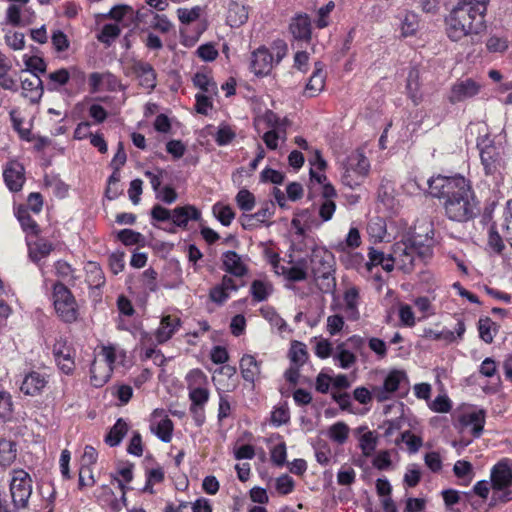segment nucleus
Returning a JSON list of instances; mask_svg holds the SVG:
<instances>
[{"label":"nucleus","mask_w":512,"mask_h":512,"mask_svg":"<svg viewBox=\"0 0 512 512\" xmlns=\"http://www.w3.org/2000/svg\"><path fill=\"white\" fill-rule=\"evenodd\" d=\"M429 194L441 200L446 217L454 222L464 223L479 213V202L470 180L462 175L431 177L428 181Z\"/></svg>","instance_id":"nucleus-1"},{"label":"nucleus","mask_w":512,"mask_h":512,"mask_svg":"<svg viewBox=\"0 0 512 512\" xmlns=\"http://www.w3.org/2000/svg\"><path fill=\"white\" fill-rule=\"evenodd\" d=\"M477 148L485 176L489 177L495 186H500L504 181L508 162L505 147L484 136L478 139Z\"/></svg>","instance_id":"nucleus-2"},{"label":"nucleus","mask_w":512,"mask_h":512,"mask_svg":"<svg viewBox=\"0 0 512 512\" xmlns=\"http://www.w3.org/2000/svg\"><path fill=\"white\" fill-rule=\"evenodd\" d=\"M432 237L426 233L425 243L417 237L412 236L408 239L397 242L393 246L396 266L405 273L413 270L417 261L425 262L432 257Z\"/></svg>","instance_id":"nucleus-3"},{"label":"nucleus","mask_w":512,"mask_h":512,"mask_svg":"<svg viewBox=\"0 0 512 512\" xmlns=\"http://www.w3.org/2000/svg\"><path fill=\"white\" fill-rule=\"evenodd\" d=\"M310 265L319 290L325 294H333L336 289L334 255L325 247L315 246L311 251Z\"/></svg>","instance_id":"nucleus-4"},{"label":"nucleus","mask_w":512,"mask_h":512,"mask_svg":"<svg viewBox=\"0 0 512 512\" xmlns=\"http://www.w3.org/2000/svg\"><path fill=\"white\" fill-rule=\"evenodd\" d=\"M447 35L452 41H459L470 34H477L484 28V19L456 5L446 19Z\"/></svg>","instance_id":"nucleus-5"},{"label":"nucleus","mask_w":512,"mask_h":512,"mask_svg":"<svg viewBox=\"0 0 512 512\" xmlns=\"http://www.w3.org/2000/svg\"><path fill=\"white\" fill-rule=\"evenodd\" d=\"M287 54V45L275 44L271 49L260 46L251 53L250 71L257 77L268 75L274 65L279 64Z\"/></svg>","instance_id":"nucleus-6"},{"label":"nucleus","mask_w":512,"mask_h":512,"mask_svg":"<svg viewBox=\"0 0 512 512\" xmlns=\"http://www.w3.org/2000/svg\"><path fill=\"white\" fill-rule=\"evenodd\" d=\"M492 496L490 506L512 500V470L501 461L493 466L490 473Z\"/></svg>","instance_id":"nucleus-7"},{"label":"nucleus","mask_w":512,"mask_h":512,"mask_svg":"<svg viewBox=\"0 0 512 512\" xmlns=\"http://www.w3.org/2000/svg\"><path fill=\"white\" fill-rule=\"evenodd\" d=\"M33 492V480L24 469H13L9 473V493L12 506L26 509Z\"/></svg>","instance_id":"nucleus-8"},{"label":"nucleus","mask_w":512,"mask_h":512,"mask_svg":"<svg viewBox=\"0 0 512 512\" xmlns=\"http://www.w3.org/2000/svg\"><path fill=\"white\" fill-rule=\"evenodd\" d=\"M336 211V203L332 199H320L318 204V215L320 220L313 218L309 209L297 213L292 220V225L303 232L304 229H317L323 223L330 221Z\"/></svg>","instance_id":"nucleus-9"},{"label":"nucleus","mask_w":512,"mask_h":512,"mask_svg":"<svg viewBox=\"0 0 512 512\" xmlns=\"http://www.w3.org/2000/svg\"><path fill=\"white\" fill-rule=\"evenodd\" d=\"M53 303L58 316L66 323H73L78 318L75 297L61 282L53 284Z\"/></svg>","instance_id":"nucleus-10"},{"label":"nucleus","mask_w":512,"mask_h":512,"mask_svg":"<svg viewBox=\"0 0 512 512\" xmlns=\"http://www.w3.org/2000/svg\"><path fill=\"white\" fill-rule=\"evenodd\" d=\"M99 356L103 358V363L96 359L90 367L91 383L95 387L103 386L110 379L117 359V349L112 345L103 346Z\"/></svg>","instance_id":"nucleus-11"},{"label":"nucleus","mask_w":512,"mask_h":512,"mask_svg":"<svg viewBox=\"0 0 512 512\" xmlns=\"http://www.w3.org/2000/svg\"><path fill=\"white\" fill-rule=\"evenodd\" d=\"M206 379L207 378L205 374L199 369L191 370L187 374L189 399L191 401V405L205 406L208 402L210 392L206 387L203 386V384L206 383Z\"/></svg>","instance_id":"nucleus-12"},{"label":"nucleus","mask_w":512,"mask_h":512,"mask_svg":"<svg viewBox=\"0 0 512 512\" xmlns=\"http://www.w3.org/2000/svg\"><path fill=\"white\" fill-rule=\"evenodd\" d=\"M363 343V339L359 336H352L344 342L336 345L332 358L337 367L342 369H350L356 363V356L350 350L349 345L359 346Z\"/></svg>","instance_id":"nucleus-13"},{"label":"nucleus","mask_w":512,"mask_h":512,"mask_svg":"<svg viewBox=\"0 0 512 512\" xmlns=\"http://www.w3.org/2000/svg\"><path fill=\"white\" fill-rule=\"evenodd\" d=\"M481 90V84L472 78L457 80L451 87L448 100L452 104L475 97Z\"/></svg>","instance_id":"nucleus-14"},{"label":"nucleus","mask_w":512,"mask_h":512,"mask_svg":"<svg viewBox=\"0 0 512 512\" xmlns=\"http://www.w3.org/2000/svg\"><path fill=\"white\" fill-rule=\"evenodd\" d=\"M407 380L406 373L401 370H392L384 379L383 385L373 388V396L378 402H383L391 398L401 383Z\"/></svg>","instance_id":"nucleus-15"},{"label":"nucleus","mask_w":512,"mask_h":512,"mask_svg":"<svg viewBox=\"0 0 512 512\" xmlns=\"http://www.w3.org/2000/svg\"><path fill=\"white\" fill-rule=\"evenodd\" d=\"M173 422L163 409H155L150 417V430L164 443L172 439Z\"/></svg>","instance_id":"nucleus-16"},{"label":"nucleus","mask_w":512,"mask_h":512,"mask_svg":"<svg viewBox=\"0 0 512 512\" xmlns=\"http://www.w3.org/2000/svg\"><path fill=\"white\" fill-rule=\"evenodd\" d=\"M3 179L11 192H19L25 183V169L18 161H9L3 168Z\"/></svg>","instance_id":"nucleus-17"},{"label":"nucleus","mask_w":512,"mask_h":512,"mask_svg":"<svg viewBox=\"0 0 512 512\" xmlns=\"http://www.w3.org/2000/svg\"><path fill=\"white\" fill-rule=\"evenodd\" d=\"M49 382V375L44 371L32 370L25 374L20 390L25 395H40Z\"/></svg>","instance_id":"nucleus-18"},{"label":"nucleus","mask_w":512,"mask_h":512,"mask_svg":"<svg viewBox=\"0 0 512 512\" xmlns=\"http://www.w3.org/2000/svg\"><path fill=\"white\" fill-rule=\"evenodd\" d=\"M133 479V465L126 464L117 470V476L113 477V480L117 483L121 490L120 499H115L111 502V510L114 512L120 511L123 507H126V492L129 487L126 483H130Z\"/></svg>","instance_id":"nucleus-19"},{"label":"nucleus","mask_w":512,"mask_h":512,"mask_svg":"<svg viewBox=\"0 0 512 512\" xmlns=\"http://www.w3.org/2000/svg\"><path fill=\"white\" fill-rule=\"evenodd\" d=\"M53 356L58 368L66 375L75 369L74 351L64 341H57L53 346Z\"/></svg>","instance_id":"nucleus-20"},{"label":"nucleus","mask_w":512,"mask_h":512,"mask_svg":"<svg viewBox=\"0 0 512 512\" xmlns=\"http://www.w3.org/2000/svg\"><path fill=\"white\" fill-rule=\"evenodd\" d=\"M223 270L234 277L242 278L247 275L248 267L241 255L229 250L221 257Z\"/></svg>","instance_id":"nucleus-21"},{"label":"nucleus","mask_w":512,"mask_h":512,"mask_svg":"<svg viewBox=\"0 0 512 512\" xmlns=\"http://www.w3.org/2000/svg\"><path fill=\"white\" fill-rule=\"evenodd\" d=\"M485 411L483 409H474L464 412L459 417V422L463 428L471 427V433L474 438H479L485 425Z\"/></svg>","instance_id":"nucleus-22"},{"label":"nucleus","mask_w":512,"mask_h":512,"mask_svg":"<svg viewBox=\"0 0 512 512\" xmlns=\"http://www.w3.org/2000/svg\"><path fill=\"white\" fill-rule=\"evenodd\" d=\"M131 69L143 88L152 90L156 87V72L150 63L134 61Z\"/></svg>","instance_id":"nucleus-23"},{"label":"nucleus","mask_w":512,"mask_h":512,"mask_svg":"<svg viewBox=\"0 0 512 512\" xmlns=\"http://www.w3.org/2000/svg\"><path fill=\"white\" fill-rule=\"evenodd\" d=\"M28 256L32 262L43 271L41 261L46 259L53 250V244L47 239L38 238L35 241H27Z\"/></svg>","instance_id":"nucleus-24"},{"label":"nucleus","mask_w":512,"mask_h":512,"mask_svg":"<svg viewBox=\"0 0 512 512\" xmlns=\"http://www.w3.org/2000/svg\"><path fill=\"white\" fill-rule=\"evenodd\" d=\"M276 274L283 276L290 282L304 281L308 276L306 261L300 259L291 266H276Z\"/></svg>","instance_id":"nucleus-25"},{"label":"nucleus","mask_w":512,"mask_h":512,"mask_svg":"<svg viewBox=\"0 0 512 512\" xmlns=\"http://www.w3.org/2000/svg\"><path fill=\"white\" fill-rule=\"evenodd\" d=\"M289 29L297 40L309 41L311 39V19L305 14L295 15L290 22Z\"/></svg>","instance_id":"nucleus-26"},{"label":"nucleus","mask_w":512,"mask_h":512,"mask_svg":"<svg viewBox=\"0 0 512 512\" xmlns=\"http://www.w3.org/2000/svg\"><path fill=\"white\" fill-rule=\"evenodd\" d=\"M201 217L200 211L191 205L176 207L172 210L171 221L177 227L185 228L190 220L197 221Z\"/></svg>","instance_id":"nucleus-27"},{"label":"nucleus","mask_w":512,"mask_h":512,"mask_svg":"<svg viewBox=\"0 0 512 512\" xmlns=\"http://www.w3.org/2000/svg\"><path fill=\"white\" fill-rule=\"evenodd\" d=\"M22 96L32 103L40 101L43 95V82L40 77L33 76L31 79L21 80Z\"/></svg>","instance_id":"nucleus-28"},{"label":"nucleus","mask_w":512,"mask_h":512,"mask_svg":"<svg viewBox=\"0 0 512 512\" xmlns=\"http://www.w3.org/2000/svg\"><path fill=\"white\" fill-rule=\"evenodd\" d=\"M180 326V319L176 316H164L160 322V326L155 332V338L158 343L168 341Z\"/></svg>","instance_id":"nucleus-29"},{"label":"nucleus","mask_w":512,"mask_h":512,"mask_svg":"<svg viewBox=\"0 0 512 512\" xmlns=\"http://www.w3.org/2000/svg\"><path fill=\"white\" fill-rule=\"evenodd\" d=\"M324 65L316 62L314 71L306 84L305 92L309 97L317 96L325 86Z\"/></svg>","instance_id":"nucleus-30"},{"label":"nucleus","mask_w":512,"mask_h":512,"mask_svg":"<svg viewBox=\"0 0 512 512\" xmlns=\"http://www.w3.org/2000/svg\"><path fill=\"white\" fill-rule=\"evenodd\" d=\"M240 370L244 380L253 383L260 374V363L253 355L245 354L240 360Z\"/></svg>","instance_id":"nucleus-31"},{"label":"nucleus","mask_w":512,"mask_h":512,"mask_svg":"<svg viewBox=\"0 0 512 512\" xmlns=\"http://www.w3.org/2000/svg\"><path fill=\"white\" fill-rule=\"evenodd\" d=\"M128 430V423L123 418H119L106 434L105 443L110 447L118 446L126 436Z\"/></svg>","instance_id":"nucleus-32"},{"label":"nucleus","mask_w":512,"mask_h":512,"mask_svg":"<svg viewBox=\"0 0 512 512\" xmlns=\"http://www.w3.org/2000/svg\"><path fill=\"white\" fill-rule=\"evenodd\" d=\"M359 293L360 291L356 286H351L346 289L343 296L345 310L353 319H357L359 317Z\"/></svg>","instance_id":"nucleus-33"},{"label":"nucleus","mask_w":512,"mask_h":512,"mask_svg":"<svg viewBox=\"0 0 512 512\" xmlns=\"http://www.w3.org/2000/svg\"><path fill=\"white\" fill-rule=\"evenodd\" d=\"M406 90L409 98L415 105L419 104L422 95L420 93L419 70L411 68L407 75Z\"/></svg>","instance_id":"nucleus-34"},{"label":"nucleus","mask_w":512,"mask_h":512,"mask_svg":"<svg viewBox=\"0 0 512 512\" xmlns=\"http://www.w3.org/2000/svg\"><path fill=\"white\" fill-rule=\"evenodd\" d=\"M47 90L50 92L59 91L60 88L69 82L70 74L65 68L51 72L47 76Z\"/></svg>","instance_id":"nucleus-35"},{"label":"nucleus","mask_w":512,"mask_h":512,"mask_svg":"<svg viewBox=\"0 0 512 512\" xmlns=\"http://www.w3.org/2000/svg\"><path fill=\"white\" fill-rule=\"evenodd\" d=\"M349 431L350 429L346 423L338 421L328 428L327 436L331 441L342 445L347 441Z\"/></svg>","instance_id":"nucleus-36"},{"label":"nucleus","mask_w":512,"mask_h":512,"mask_svg":"<svg viewBox=\"0 0 512 512\" xmlns=\"http://www.w3.org/2000/svg\"><path fill=\"white\" fill-rule=\"evenodd\" d=\"M349 169L357 175V178H363L369 170L368 159L362 153H355L348 158Z\"/></svg>","instance_id":"nucleus-37"},{"label":"nucleus","mask_w":512,"mask_h":512,"mask_svg":"<svg viewBox=\"0 0 512 512\" xmlns=\"http://www.w3.org/2000/svg\"><path fill=\"white\" fill-rule=\"evenodd\" d=\"M273 215V211L271 207L266 204L265 207L260 208L254 214L243 215L242 216V226L246 229L252 227L255 222L264 223L266 220L270 219Z\"/></svg>","instance_id":"nucleus-38"},{"label":"nucleus","mask_w":512,"mask_h":512,"mask_svg":"<svg viewBox=\"0 0 512 512\" xmlns=\"http://www.w3.org/2000/svg\"><path fill=\"white\" fill-rule=\"evenodd\" d=\"M16 217L24 232L31 235H37L40 232L39 226L35 220L32 219L26 208H18Z\"/></svg>","instance_id":"nucleus-39"},{"label":"nucleus","mask_w":512,"mask_h":512,"mask_svg":"<svg viewBox=\"0 0 512 512\" xmlns=\"http://www.w3.org/2000/svg\"><path fill=\"white\" fill-rule=\"evenodd\" d=\"M23 62L25 64V71L32 74V76L40 77V74L46 72L47 64L43 58L39 56H29L25 54L23 56Z\"/></svg>","instance_id":"nucleus-40"},{"label":"nucleus","mask_w":512,"mask_h":512,"mask_svg":"<svg viewBox=\"0 0 512 512\" xmlns=\"http://www.w3.org/2000/svg\"><path fill=\"white\" fill-rule=\"evenodd\" d=\"M478 331L481 340L487 344H490L493 342L494 336L497 332V327L491 318H480L478 321Z\"/></svg>","instance_id":"nucleus-41"},{"label":"nucleus","mask_w":512,"mask_h":512,"mask_svg":"<svg viewBox=\"0 0 512 512\" xmlns=\"http://www.w3.org/2000/svg\"><path fill=\"white\" fill-rule=\"evenodd\" d=\"M248 19V10L238 3H231L228 11V21L231 26H239Z\"/></svg>","instance_id":"nucleus-42"},{"label":"nucleus","mask_w":512,"mask_h":512,"mask_svg":"<svg viewBox=\"0 0 512 512\" xmlns=\"http://www.w3.org/2000/svg\"><path fill=\"white\" fill-rule=\"evenodd\" d=\"M419 28V17L413 12H407L401 18V35L403 37L413 36Z\"/></svg>","instance_id":"nucleus-43"},{"label":"nucleus","mask_w":512,"mask_h":512,"mask_svg":"<svg viewBox=\"0 0 512 512\" xmlns=\"http://www.w3.org/2000/svg\"><path fill=\"white\" fill-rule=\"evenodd\" d=\"M272 292V285L263 280H254L250 287V293L257 302L266 300Z\"/></svg>","instance_id":"nucleus-44"},{"label":"nucleus","mask_w":512,"mask_h":512,"mask_svg":"<svg viewBox=\"0 0 512 512\" xmlns=\"http://www.w3.org/2000/svg\"><path fill=\"white\" fill-rule=\"evenodd\" d=\"M377 443L378 438L374 431H367L359 438V448L365 457H370L375 452Z\"/></svg>","instance_id":"nucleus-45"},{"label":"nucleus","mask_w":512,"mask_h":512,"mask_svg":"<svg viewBox=\"0 0 512 512\" xmlns=\"http://www.w3.org/2000/svg\"><path fill=\"white\" fill-rule=\"evenodd\" d=\"M423 337L429 340H442L446 344H450L456 341V336L452 330L442 329L441 331H436L431 328H425L423 330Z\"/></svg>","instance_id":"nucleus-46"},{"label":"nucleus","mask_w":512,"mask_h":512,"mask_svg":"<svg viewBox=\"0 0 512 512\" xmlns=\"http://www.w3.org/2000/svg\"><path fill=\"white\" fill-rule=\"evenodd\" d=\"M120 32L121 30L117 23H108L102 27L97 39L101 43L109 46L120 35Z\"/></svg>","instance_id":"nucleus-47"},{"label":"nucleus","mask_w":512,"mask_h":512,"mask_svg":"<svg viewBox=\"0 0 512 512\" xmlns=\"http://www.w3.org/2000/svg\"><path fill=\"white\" fill-rule=\"evenodd\" d=\"M361 244V236L358 228L351 227L348 234L343 241H340L336 248L338 251H346L347 249H354Z\"/></svg>","instance_id":"nucleus-48"},{"label":"nucleus","mask_w":512,"mask_h":512,"mask_svg":"<svg viewBox=\"0 0 512 512\" xmlns=\"http://www.w3.org/2000/svg\"><path fill=\"white\" fill-rule=\"evenodd\" d=\"M213 214L223 226H229L235 217L233 209L222 203L213 205Z\"/></svg>","instance_id":"nucleus-49"},{"label":"nucleus","mask_w":512,"mask_h":512,"mask_svg":"<svg viewBox=\"0 0 512 512\" xmlns=\"http://www.w3.org/2000/svg\"><path fill=\"white\" fill-rule=\"evenodd\" d=\"M193 83L197 88L202 90L204 93L216 94L217 92L216 83L211 79L210 76H208L205 73H196L193 77Z\"/></svg>","instance_id":"nucleus-50"},{"label":"nucleus","mask_w":512,"mask_h":512,"mask_svg":"<svg viewBox=\"0 0 512 512\" xmlns=\"http://www.w3.org/2000/svg\"><path fill=\"white\" fill-rule=\"evenodd\" d=\"M16 458L15 444L9 440L0 441V465L8 466Z\"/></svg>","instance_id":"nucleus-51"},{"label":"nucleus","mask_w":512,"mask_h":512,"mask_svg":"<svg viewBox=\"0 0 512 512\" xmlns=\"http://www.w3.org/2000/svg\"><path fill=\"white\" fill-rule=\"evenodd\" d=\"M404 442L407 445L410 453H416L422 446V439L419 436L412 434L409 430L402 432L399 437L395 439V444L399 445Z\"/></svg>","instance_id":"nucleus-52"},{"label":"nucleus","mask_w":512,"mask_h":512,"mask_svg":"<svg viewBox=\"0 0 512 512\" xmlns=\"http://www.w3.org/2000/svg\"><path fill=\"white\" fill-rule=\"evenodd\" d=\"M398 317L400 325L403 327L412 328L416 324V316L413 308L407 303H400L398 305Z\"/></svg>","instance_id":"nucleus-53"},{"label":"nucleus","mask_w":512,"mask_h":512,"mask_svg":"<svg viewBox=\"0 0 512 512\" xmlns=\"http://www.w3.org/2000/svg\"><path fill=\"white\" fill-rule=\"evenodd\" d=\"M291 362L297 366H302L307 360L306 346L301 342H293L289 351Z\"/></svg>","instance_id":"nucleus-54"},{"label":"nucleus","mask_w":512,"mask_h":512,"mask_svg":"<svg viewBox=\"0 0 512 512\" xmlns=\"http://www.w3.org/2000/svg\"><path fill=\"white\" fill-rule=\"evenodd\" d=\"M235 137V131L229 125L222 123L219 125L218 130L214 135V140L217 145L226 146L230 144Z\"/></svg>","instance_id":"nucleus-55"},{"label":"nucleus","mask_w":512,"mask_h":512,"mask_svg":"<svg viewBox=\"0 0 512 512\" xmlns=\"http://www.w3.org/2000/svg\"><path fill=\"white\" fill-rule=\"evenodd\" d=\"M274 487L279 495H288L293 492L295 481L288 474H282L275 479Z\"/></svg>","instance_id":"nucleus-56"},{"label":"nucleus","mask_w":512,"mask_h":512,"mask_svg":"<svg viewBox=\"0 0 512 512\" xmlns=\"http://www.w3.org/2000/svg\"><path fill=\"white\" fill-rule=\"evenodd\" d=\"M488 2L489 0H459L457 4L484 19Z\"/></svg>","instance_id":"nucleus-57"},{"label":"nucleus","mask_w":512,"mask_h":512,"mask_svg":"<svg viewBox=\"0 0 512 512\" xmlns=\"http://www.w3.org/2000/svg\"><path fill=\"white\" fill-rule=\"evenodd\" d=\"M314 342V352L317 357L326 359L333 355L335 348L328 339L315 337Z\"/></svg>","instance_id":"nucleus-58"},{"label":"nucleus","mask_w":512,"mask_h":512,"mask_svg":"<svg viewBox=\"0 0 512 512\" xmlns=\"http://www.w3.org/2000/svg\"><path fill=\"white\" fill-rule=\"evenodd\" d=\"M5 43L14 51L23 50L25 47V36L22 32L8 31L4 36Z\"/></svg>","instance_id":"nucleus-59"},{"label":"nucleus","mask_w":512,"mask_h":512,"mask_svg":"<svg viewBox=\"0 0 512 512\" xmlns=\"http://www.w3.org/2000/svg\"><path fill=\"white\" fill-rule=\"evenodd\" d=\"M453 472L457 478L462 479L466 484L472 480V465L470 462L465 460H458L454 464Z\"/></svg>","instance_id":"nucleus-60"},{"label":"nucleus","mask_w":512,"mask_h":512,"mask_svg":"<svg viewBox=\"0 0 512 512\" xmlns=\"http://www.w3.org/2000/svg\"><path fill=\"white\" fill-rule=\"evenodd\" d=\"M290 420V412L287 405H280L275 407L271 412V424L275 427H279L283 424H287Z\"/></svg>","instance_id":"nucleus-61"},{"label":"nucleus","mask_w":512,"mask_h":512,"mask_svg":"<svg viewBox=\"0 0 512 512\" xmlns=\"http://www.w3.org/2000/svg\"><path fill=\"white\" fill-rule=\"evenodd\" d=\"M114 80V75L111 73H98L93 72L89 76L90 92L96 93L103 89L105 80Z\"/></svg>","instance_id":"nucleus-62"},{"label":"nucleus","mask_w":512,"mask_h":512,"mask_svg":"<svg viewBox=\"0 0 512 512\" xmlns=\"http://www.w3.org/2000/svg\"><path fill=\"white\" fill-rule=\"evenodd\" d=\"M236 202L241 210L251 211L255 206V197L250 191L242 189L236 195Z\"/></svg>","instance_id":"nucleus-63"},{"label":"nucleus","mask_w":512,"mask_h":512,"mask_svg":"<svg viewBox=\"0 0 512 512\" xmlns=\"http://www.w3.org/2000/svg\"><path fill=\"white\" fill-rule=\"evenodd\" d=\"M6 19L13 26H25L30 24V20H22L21 8L16 4H11L6 10Z\"/></svg>","instance_id":"nucleus-64"}]
</instances>
